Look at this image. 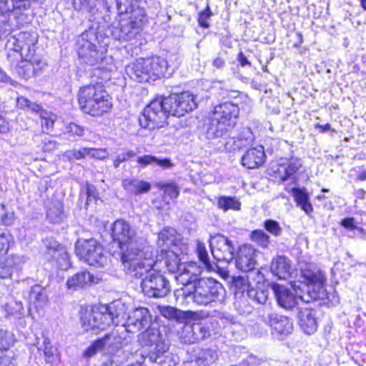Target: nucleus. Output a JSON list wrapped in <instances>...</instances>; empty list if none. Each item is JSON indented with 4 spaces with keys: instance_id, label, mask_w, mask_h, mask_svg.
<instances>
[{
    "instance_id": "obj_22",
    "label": "nucleus",
    "mask_w": 366,
    "mask_h": 366,
    "mask_svg": "<svg viewBox=\"0 0 366 366\" xmlns=\"http://www.w3.org/2000/svg\"><path fill=\"white\" fill-rule=\"evenodd\" d=\"M271 288L274 292L277 305L286 310H291L297 307L298 300L302 298L300 296L298 297L296 294L293 293L287 287L277 283H272Z\"/></svg>"
},
{
    "instance_id": "obj_6",
    "label": "nucleus",
    "mask_w": 366,
    "mask_h": 366,
    "mask_svg": "<svg viewBox=\"0 0 366 366\" xmlns=\"http://www.w3.org/2000/svg\"><path fill=\"white\" fill-rule=\"evenodd\" d=\"M123 307L121 302L115 301L86 312L81 317L83 329L98 333L111 325H118L124 315Z\"/></svg>"
},
{
    "instance_id": "obj_3",
    "label": "nucleus",
    "mask_w": 366,
    "mask_h": 366,
    "mask_svg": "<svg viewBox=\"0 0 366 366\" xmlns=\"http://www.w3.org/2000/svg\"><path fill=\"white\" fill-rule=\"evenodd\" d=\"M239 113L237 104L232 102H224L216 105L209 118L207 125V137L209 139L223 138L227 139L224 143V150L231 152L240 147L234 138L227 137L235 127Z\"/></svg>"
},
{
    "instance_id": "obj_51",
    "label": "nucleus",
    "mask_w": 366,
    "mask_h": 366,
    "mask_svg": "<svg viewBox=\"0 0 366 366\" xmlns=\"http://www.w3.org/2000/svg\"><path fill=\"white\" fill-rule=\"evenodd\" d=\"M104 348V347L99 338L85 350L84 356L87 358H91L96 355L98 352L102 351Z\"/></svg>"
},
{
    "instance_id": "obj_41",
    "label": "nucleus",
    "mask_w": 366,
    "mask_h": 366,
    "mask_svg": "<svg viewBox=\"0 0 366 366\" xmlns=\"http://www.w3.org/2000/svg\"><path fill=\"white\" fill-rule=\"evenodd\" d=\"M217 207L222 210H240L241 202L234 197L222 196L217 200Z\"/></svg>"
},
{
    "instance_id": "obj_11",
    "label": "nucleus",
    "mask_w": 366,
    "mask_h": 366,
    "mask_svg": "<svg viewBox=\"0 0 366 366\" xmlns=\"http://www.w3.org/2000/svg\"><path fill=\"white\" fill-rule=\"evenodd\" d=\"M139 279H142V292L149 297H164L170 292L169 281L153 268L149 269L144 276Z\"/></svg>"
},
{
    "instance_id": "obj_4",
    "label": "nucleus",
    "mask_w": 366,
    "mask_h": 366,
    "mask_svg": "<svg viewBox=\"0 0 366 366\" xmlns=\"http://www.w3.org/2000/svg\"><path fill=\"white\" fill-rule=\"evenodd\" d=\"M77 100L81 111L94 117L108 113L112 107V98L102 81L81 86Z\"/></svg>"
},
{
    "instance_id": "obj_42",
    "label": "nucleus",
    "mask_w": 366,
    "mask_h": 366,
    "mask_svg": "<svg viewBox=\"0 0 366 366\" xmlns=\"http://www.w3.org/2000/svg\"><path fill=\"white\" fill-rule=\"evenodd\" d=\"M29 300L34 304L36 307L41 306L46 302V297L44 288L38 285L33 286L29 292Z\"/></svg>"
},
{
    "instance_id": "obj_39",
    "label": "nucleus",
    "mask_w": 366,
    "mask_h": 366,
    "mask_svg": "<svg viewBox=\"0 0 366 366\" xmlns=\"http://www.w3.org/2000/svg\"><path fill=\"white\" fill-rule=\"evenodd\" d=\"M10 334L8 331L0 330V366H6L9 363V357L5 352L9 347Z\"/></svg>"
},
{
    "instance_id": "obj_44",
    "label": "nucleus",
    "mask_w": 366,
    "mask_h": 366,
    "mask_svg": "<svg viewBox=\"0 0 366 366\" xmlns=\"http://www.w3.org/2000/svg\"><path fill=\"white\" fill-rule=\"evenodd\" d=\"M247 295L249 298V300H252L254 302H256L259 305H266V302L268 299V291L264 290H256L254 288H252V290H248V293Z\"/></svg>"
},
{
    "instance_id": "obj_50",
    "label": "nucleus",
    "mask_w": 366,
    "mask_h": 366,
    "mask_svg": "<svg viewBox=\"0 0 366 366\" xmlns=\"http://www.w3.org/2000/svg\"><path fill=\"white\" fill-rule=\"evenodd\" d=\"M263 227L267 232L274 237H280L282 234V228L280 224L273 219H267L263 223Z\"/></svg>"
},
{
    "instance_id": "obj_45",
    "label": "nucleus",
    "mask_w": 366,
    "mask_h": 366,
    "mask_svg": "<svg viewBox=\"0 0 366 366\" xmlns=\"http://www.w3.org/2000/svg\"><path fill=\"white\" fill-rule=\"evenodd\" d=\"M158 187L164 192L165 198L174 199L177 198L179 194V188L174 182L159 183Z\"/></svg>"
},
{
    "instance_id": "obj_18",
    "label": "nucleus",
    "mask_w": 366,
    "mask_h": 366,
    "mask_svg": "<svg viewBox=\"0 0 366 366\" xmlns=\"http://www.w3.org/2000/svg\"><path fill=\"white\" fill-rule=\"evenodd\" d=\"M257 252L258 250L249 244L239 247L234 258L236 267L243 272H252L255 269Z\"/></svg>"
},
{
    "instance_id": "obj_19",
    "label": "nucleus",
    "mask_w": 366,
    "mask_h": 366,
    "mask_svg": "<svg viewBox=\"0 0 366 366\" xmlns=\"http://www.w3.org/2000/svg\"><path fill=\"white\" fill-rule=\"evenodd\" d=\"M157 245L162 248L164 247L179 248L181 254L187 253L188 250L185 240L177 233L176 229L172 227H165L158 233Z\"/></svg>"
},
{
    "instance_id": "obj_34",
    "label": "nucleus",
    "mask_w": 366,
    "mask_h": 366,
    "mask_svg": "<svg viewBox=\"0 0 366 366\" xmlns=\"http://www.w3.org/2000/svg\"><path fill=\"white\" fill-rule=\"evenodd\" d=\"M20 259L14 254H7L0 259V278H11L14 270L19 264Z\"/></svg>"
},
{
    "instance_id": "obj_20",
    "label": "nucleus",
    "mask_w": 366,
    "mask_h": 366,
    "mask_svg": "<svg viewBox=\"0 0 366 366\" xmlns=\"http://www.w3.org/2000/svg\"><path fill=\"white\" fill-rule=\"evenodd\" d=\"M210 335L209 326L202 322H197L184 325L180 340L182 343L191 345L202 341Z\"/></svg>"
},
{
    "instance_id": "obj_7",
    "label": "nucleus",
    "mask_w": 366,
    "mask_h": 366,
    "mask_svg": "<svg viewBox=\"0 0 366 366\" xmlns=\"http://www.w3.org/2000/svg\"><path fill=\"white\" fill-rule=\"evenodd\" d=\"M121 249V262L125 272L131 277L140 278L155 264L151 252H144L140 241L137 244Z\"/></svg>"
},
{
    "instance_id": "obj_13",
    "label": "nucleus",
    "mask_w": 366,
    "mask_h": 366,
    "mask_svg": "<svg viewBox=\"0 0 366 366\" xmlns=\"http://www.w3.org/2000/svg\"><path fill=\"white\" fill-rule=\"evenodd\" d=\"M258 319L280 335H287L293 330V322L287 317L274 312L265 306L259 311Z\"/></svg>"
},
{
    "instance_id": "obj_52",
    "label": "nucleus",
    "mask_w": 366,
    "mask_h": 366,
    "mask_svg": "<svg viewBox=\"0 0 366 366\" xmlns=\"http://www.w3.org/2000/svg\"><path fill=\"white\" fill-rule=\"evenodd\" d=\"M21 6L16 0H0V11L2 13L10 12L15 9H21Z\"/></svg>"
},
{
    "instance_id": "obj_25",
    "label": "nucleus",
    "mask_w": 366,
    "mask_h": 366,
    "mask_svg": "<svg viewBox=\"0 0 366 366\" xmlns=\"http://www.w3.org/2000/svg\"><path fill=\"white\" fill-rule=\"evenodd\" d=\"M298 324L307 335H312L317 331V322L316 311L311 308H300L297 313Z\"/></svg>"
},
{
    "instance_id": "obj_61",
    "label": "nucleus",
    "mask_w": 366,
    "mask_h": 366,
    "mask_svg": "<svg viewBox=\"0 0 366 366\" xmlns=\"http://www.w3.org/2000/svg\"><path fill=\"white\" fill-rule=\"evenodd\" d=\"M262 360L254 355H249L247 358L241 364L242 366H258L261 365Z\"/></svg>"
},
{
    "instance_id": "obj_63",
    "label": "nucleus",
    "mask_w": 366,
    "mask_h": 366,
    "mask_svg": "<svg viewBox=\"0 0 366 366\" xmlns=\"http://www.w3.org/2000/svg\"><path fill=\"white\" fill-rule=\"evenodd\" d=\"M212 65L214 67L218 69H223L226 65V61L224 58L221 56H217L215 58L212 62Z\"/></svg>"
},
{
    "instance_id": "obj_36",
    "label": "nucleus",
    "mask_w": 366,
    "mask_h": 366,
    "mask_svg": "<svg viewBox=\"0 0 366 366\" xmlns=\"http://www.w3.org/2000/svg\"><path fill=\"white\" fill-rule=\"evenodd\" d=\"M176 273L177 274L175 276V279L177 282L185 287L183 290L184 295V292H186L188 288L192 290V286L195 284L196 281L199 279L196 273L192 272L190 270L187 269L185 265L182 267L179 272Z\"/></svg>"
},
{
    "instance_id": "obj_9",
    "label": "nucleus",
    "mask_w": 366,
    "mask_h": 366,
    "mask_svg": "<svg viewBox=\"0 0 366 366\" xmlns=\"http://www.w3.org/2000/svg\"><path fill=\"white\" fill-rule=\"evenodd\" d=\"M37 42V38L36 36L31 35L30 39L24 42L21 46V51H26V57L24 60H22L15 70L18 75L24 79H28L32 76H34L39 74V72L46 66V63L42 61L41 59L37 56H34L31 52L34 51V46Z\"/></svg>"
},
{
    "instance_id": "obj_8",
    "label": "nucleus",
    "mask_w": 366,
    "mask_h": 366,
    "mask_svg": "<svg viewBox=\"0 0 366 366\" xmlns=\"http://www.w3.org/2000/svg\"><path fill=\"white\" fill-rule=\"evenodd\" d=\"M226 295L223 285L213 278H199L184 292L187 299L199 306L211 305L213 302H222Z\"/></svg>"
},
{
    "instance_id": "obj_37",
    "label": "nucleus",
    "mask_w": 366,
    "mask_h": 366,
    "mask_svg": "<svg viewBox=\"0 0 366 366\" xmlns=\"http://www.w3.org/2000/svg\"><path fill=\"white\" fill-rule=\"evenodd\" d=\"M292 193L297 205L300 207L307 214L312 210V206L310 202L309 194L305 188H293Z\"/></svg>"
},
{
    "instance_id": "obj_33",
    "label": "nucleus",
    "mask_w": 366,
    "mask_h": 366,
    "mask_svg": "<svg viewBox=\"0 0 366 366\" xmlns=\"http://www.w3.org/2000/svg\"><path fill=\"white\" fill-rule=\"evenodd\" d=\"M99 339L104 347L112 349L127 347L131 342L130 337H122L117 330H112Z\"/></svg>"
},
{
    "instance_id": "obj_54",
    "label": "nucleus",
    "mask_w": 366,
    "mask_h": 366,
    "mask_svg": "<svg viewBox=\"0 0 366 366\" xmlns=\"http://www.w3.org/2000/svg\"><path fill=\"white\" fill-rule=\"evenodd\" d=\"M14 219V213L6 210L2 204V211H0V223L4 225L12 224Z\"/></svg>"
},
{
    "instance_id": "obj_15",
    "label": "nucleus",
    "mask_w": 366,
    "mask_h": 366,
    "mask_svg": "<svg viewBox=\"0 0 366 366\" xmlns=\"http://www.w3.org/2000/svg\"><path fill=\"white\" fill-rule=\"evenodd\" d=\"M112 236L114 241L118 242L120 248L139 242L136 230L123 219H117L113 223Z\"/></svg>"
},
{
    "instance_id": "obj_23",
    "label": "nucleus",
    "mask_w": 366,
    "mask_h": 366,
    "mask_svg": "<svg viewBox=\"0 0 366 366\" xmlns=\"http://www.w3.org/2000/svg\"><path fill=\"white\" fill-rule=\"evenodd\" d=\"M302 166V163L300 159L292 157L277 166V169L274 170L275 177L282 182L291 179L292 182L295 183L297 181L295 174Z\"/></svg>"
},
{
    "instance_id": "obj_28",
    "label": "nucleus",
    "mask_w": 366,
    "mask_h": 366,
    "mask_svg": "<svg viewBox=\"0 0 366 366\" xmlns=\"http://www.w3.org/2000/svg\"><path fill=\"white\" fill-rule=\"evenodd\" d=\"M266 155L262 147L247 150L242 157V164L247 169L259 167L265 161Z\"/></svg>"
},
{
    "instance_id": "obj_35",
    "label": "nucleus",
    "mask_w": 366,
    "mask_h": 366,
    "mask_svg": "<svg viewBox=\"0 0 366 366\" xmlns=\"http://www.w3.org/2000/svg\"><path fill=\"white\" fill-rule=\"evenodd\" d=\"M122 186L127 192L134 194L146 193L151 189L149 182L137 179H126L122 182Z\"/></svg>"
},
{
    "instance_id": "obj_32",
    "label": "nucleus",
    "mask_w": 366,
    "mask_h": 366,
    "mask_svg": "<svg viewBox=\"0 0 366 366\" xmlns=\"http://www.w3.org/2000/svg\"><path fill=\"white\" fill-rule=\"evenodd\" d=\"M163 254L164 265L170 273H176L182 269L184 265L181 262V259L179 257V248L174 249H162Z\"/></svg>"
},
{
    "instance_id": "obj_17",
    "label": "nucleus",
    "mask_w": 366,
    "mask_h": 366,
    "mask_svg": "<svg viewBox=\"0 0 366 366\" xmlns=\"http://www.w3.org/2000/svg\"><path fill=\"white\" fill-rule=\"evenodd\" d=\"M77 49L79 59L86 64L98 66L99 64H103V62L107 61L103 52L97 50L96 46L86 39L84 34L78 40Z\"/></svg>"
},
{
    "instance_id": "obj_59",
    "label": "nucleus",
    "mask_w": 366,
    "mask_h": 366,
    "mask_svg": "<svg viewBox=\"0 0 366 366\" xmlns=\"http://www.w3.org/2000/svg\"><path fill=\"white\" fill-rule=\"evenodd\" d=\"M157 160V158L152 155L146 154L142 157H139L137 159V162L143 167H145L149 164H155V161Z\"/></svg>"
},
{
    "instance_id": "obj_1",
    "label": "nucleus",
    "mask_w": 366,
    "mask_h": 366,
    "mask_svg": "<svg viewBox=\"0 0 366 366\" xmlns=\"http://www.w3.org/2000/svg\"><path fill=\"white\" fill-rule=\"evenodd\" d=\"M194 96L189 92L172 94L154 99L144 109L139 124L142 127L154 129L162 127L169 115L180 117L197 108Z\"/></svg>"
},
{
    "instance_id": "obj_58",
    "label": "nucleus",
    "mask_w": 366,
    "mask_h": 366,
    "mask_svg": "<svg viewBox=\"0 0 366 366\" xmlns=\"http://www.w3.org/2000/svg\"><path fill=\"white\" fill-rule=\"evenodd\" d=\"M66 130L69 134H71V135H76L81 137L84 134V128L74 122L69 123L66 126Z\"/></svg>"
},
{
    "instance_id": "obj_2",
    "label": "nucleus",
    "mask_w": 366,
    "mask_h": 366,
    "mask_svg": "<svg viewBox=\"0 0 366 366\" xmlns=\"http://www.w3.org/2000/svg\"><path fill=\"white\" fill-rule=\"evenodd\" d=\"M117 9L120 14H128V19L120 21L119 39L129 41L142 30L147 12L156 14L159 9L157 0H116Z\"/></svg>"
},
{
    "instance_id": "obj_53",
    "label": "nucleus",
    "mask_w": 366,
    "mask_h": 366,
    "mask_svg": "<svg viewBox=\"0 0 366 366\" xmlns=\"http://www.w3.org/2000/svg\"><path fill=\"white\" fill-rule=\"evenodd\" d=\"M212 15V12L211 11L209 5H207V8L204 11H202L199 14V16H198L199 25L202 28H205V29L209 28V24L207 22V20L211 17Z\"/></svg>"
},
{
    "instance_id": "obj_60",
    "label": "nucleus",
    "mask_w": 366,
    "mask_h": 366,
    "mask_svg": "<svg viewBox=\"0 0 366 366\" xmlns=\"http://www.w3.org/2000/svg\"><path fill=\"white\" fill-rule=\"evenodd\" d=\"M340 224L345 227V229L353 231L357 228V224L355 223V218L353 217H347L345 218L341 221Z\"/></svg>"
},
{
    "instance_id": "obj_46",
    "label": "nucleus",
    "mask_w": 366,
    "mask_h": 366,
    "mask_svg": "<svg viewBox=\"0 0 366 366\" xmlns=\"http://www.w3.org/2000/svg\"><path fill=\"white\" fill-rule=\"evenodd\" d=\"M33 140L36 143H41L38 146L41 147L44 152H50L56 148V142L53 140H47L46 134L41 132L33 137Z\"/></svg>"
},
{
    "instance_id": "obj_49",
    "label": "nucleus",
    "mask_w": 366,
    "mask_h": 366,
    "mask_svg": "<svg viewBox=\"0 0 366 366\" xmlns=\"http://www.w3.org/2000/svg\"><path fill=\"white\" fill-rule=\"evenodd\" d=\"M197 252L199 259L202 262L204 267L208 270L213 269V267L209 261V257L206 247L203 243L198 242L197 246Z\"/></svg>"
},
{
    "instance_id": "obj_12",
    "label": "nucleus",
    "mask_w": 366,
    "mask_h": 366,
    "mask_svg": "<svg viewBox=\"0 0 366 366\" xmlns=\"http://www.w3.org/2000/svg\"><path fill=\"white\" fill-rule=\"evenodd\" d=\"M325 280L323 273L312 264L301 269L299 281L305 285L309 296L313 300L324 298Z\"/></svg>"
},
{
    "instance_id": "obj_43",
    "label": "nucleus",
    "mask_w": 366,
    "mask_h": 366,
    "mask_svg": "<svg viewBox=\"0 0 366 366\" xmlns=\"http://www.w3.org/2000/svg\"><path fill=\"white\" fill-rule=\"evenodd\" d=\"M234 307L240 314H249L252 310V307L248 302L247 293L236 295L234 296Z\"/></svg>"
},
{
    "instance_id": "obj_38",
    "label": "nucleus",
    "mask_w": 366,
    "mask_h": 366,
    "mask_svg": "<svg viewBox=\"0 0 366 366\" xmlns=\"http://www.w3.org/2000/svg\"><path fill=\"white\" fill-rule=\"evenodd\" d=\"M217 359V354L215 350L211 349L199 350L195 357V362L197 366H210Z\"/></svg>"
},
{
    "instance_id": "obj_55",
    "label": "nucleus",
    "mask_w": 366,
    "mask_h": 366,
    "mask_svg": "<svg viewBox=\"0 0 366 366\" xmlns=\"http://www.w3.org/2000/svg\"><path fill=\"white\" fill-rule=\"evenodd\" d=\"M93 75L101 79L102 81L107 80L110 78L109 70L104 67V63L103 64H99L94 69Z\"/></svg>"
},
{
    "instance_id": "obj_10",
    "label": "nucleus",
    "mask_w": 366,
    "mask_h": 366,
    "mask_svg": "<svg viewBox=\"0 0 366 366\" xmlns=\"http://www.w3.org/2000/svg\"><path fill=\"white\" fill-rule=\"evenodd\" d=\"M75 252L81 259L89 265L103 267L107 263L103 247L93 238L78 239L75 244Z\"/></svg>"
},
{
    "instance_id": "obj_26",
    "label": "nucleus",
    "mask_w": 366,
    "mask_h": 366,
    "mask_svg": "<svg viewBox=\"0 0 366 366\" xmlns=\"http://www.w3.org/2000/svg\"><path fill=\"white\" fill-rule=\"evenodd\" d=\"M145 67L149 76V81L156 79L164 76L168 69V63L166 59L159 56H152L144 59Z\"/></svg>"
},
{
    "instance_id": "obj_14",
    "label": "nucleus",
    "mask_w": 366,
    "mask_h": 366,
    "mask_svg": "<svg viewBox=\"0 0 366 366\" xmlns=\"http://www.w3.org/2000/svg\"><path fill=\"white\" fill-rule=\"evenodd\" d=\"M46 247L45 259L55 264L61 270H66L71 267L69 254L66 248L52 237H46L43 240Z\"/></svg>"
},
{
    "instance_id": "obj_30",
    "label": "nucleus",
    "mask_w": 366,
    "mask_h": 366,
    "mask_svg": "<svg viewBox=\"0 0 366 366\" xmlns=\"http://www.w3.org/2000/svg\"><path fill=\"white\" fill-rule=\"evenodd\" d=\"M42 342H40V338L36 337L35 345L39 351H43L44 359L46 363L53 365L57 362L59 360L57 349L54 347L48 337L44 335L41 337Z\"/></svg>"
},
{
    "instance_id": "obj_21",
    "label": "nucleus",
    "mask_w": 366,
    "mask_h": 366,
    "mask_svg": "<svg viewBox=\"0 0 366 366\" xmlns=\"http://www.w3.org/2000/svg\"><path fill=\"white\" fill-rule=\"evenodd\" d=\"M152 317L148 309L139 307L135 309L129 316L124 325L125 331L134 333L149 327Z\"/></svg>"
},
{
    "instance_id": "obj_62",
    "label": "nucleus",
    "mask_w": 366,
    "mask_h": 366,
    "mask_svg": "<svg viewBox=\"0 0 366 366\" xmlns=\"http://www.w3.org/2000/svg\"><path fill=\"white\" fill-rule=\"evenodd\" d=\"M136 156V153L133 150H129L126 152L119 154L117 157L121 163L127 161L129 159Z\"/></svg>"
},
{
    "instance_id": "obj_29",
    "label": "nucleus",
    "mask_w": 366,
    "mask_h": 366,
    "mask_svg": "<svg viewBox=\"0 0 366 366\" xmlns=\"http://www.w3.org/2000/svg\"><path fill=\"white\" fill-rule=\"evenodd\" d=\"M147 71L144 59H137L125 67L126 74L137 82L149 81Z\"/></svg>"
},
{
    "instance_id": "obj_24",
    "label": "nucleus",
    "mask_w": 366,
    "mask_h": 366,
    "mask_svg": "<svg viewBox=\"0 0 366 366\" xmlns=\"http://www.w3.org/2000/svg\"><path fill=\"white\" fill-rule=\"evenodd\" d=\"M269 268L272 274L279 280H286L292 274L291 261L285 255H277L273 257Z\"/></svg>"
},
{
    "instance_id": "obj_47",
    "label": "nucleus",
    "mask_w": 366,
    "mask_h": 366,
    "mask_svg": "<svg viewBox=\"0 0 366 366\" xmlns=\"http://www.w3.org/2000/svg\"><path fill=\"white\" fill-rule=\"evenodd\" d=\"M16 107L20 109L31 111L36 113H38L41 109V107L39 104L36 102H31L24 96L17 97Z\"/></svg>"
},
{
    "instance_id": "obj_5",
    "label": "nucleus",
    "mask_w": 366,
    "mask_h": 366,
    "mask_svg": "<svg viewBox=\"0 0 366 366\" xmlns=\"http://www.w3.org/2000/svg\"><path fill=\"white\" fill-rule=\"evenodd\" d=\"M138 342L147 350L141 353L142 358L154 366H174L176 362L168 352L169 346L164 343L159 329L148 327L138 335Z\"/></svg>"
},
{
    "instance_id": "obj_48",
    "label": "nucleus",
    "mask_w": 366,
    "mask_h": 366,
    "mask_svg": "<svg viewBox=\"0 0 366 366\" xmlns=\"http://www.w3.org/2000/svg\"><path fill=\"white\" fill-rule=\"evenodd\" d=\"M251 239L262 247L267 248L269 244V236L262 229H255L251 233Z\"/></svg>"
},
{
    "instance_id": "obj_56",
    "label": "nucleus",
    "mask_w": 366,
    "mask_h": 366,
    "mask_svg": "<svg viewBox=\"0 0 366 366\" xmlns=\"http://www.w3.org/2000/svg\"><path fill=\"white\" fill-rule=\"evenodd\" d=\"M179 312L180 310L170 306L164 307L161 310L162 315L170 320L177 319Z\"/></svg>"
},
{
    "instance_id": "obj_40",
    "label": "nucleus",
    "mask_w": 366,
    "mask_h": 366,
    "mask_svg": "<svg viewBox=\"0 0 366 366\" xmlns=\"http://www.w3.org/2000/svg\"><path fill=\"white\" fill-rule=\"evenodd\" d=\"M232 287L234 288V295L248 293L252 290L251 283L249 282V276L234 277L232 282Z\"/></svg>"
},
{
    "instance_id": "obj_64",
    "label": "nucleus",
    "mask_w": 366,
    "mask_h": 366,
    "mask_svg": "<svg viewBox=\"0 0 366 366\" xmlns=\"http://www.w3.org/2000/svg\"><path fill=\"white\" fill-rule=\"evenodd\" d=\"M155 164L159 165V167H162V168H169L171 167H172V163L171 162L170 159H157V161H155Z\"/></svg>"
},
{
    "instance_id": "obj_16",
    "label": "nucleus",
    "mask_w": 366,
    "mask_h": 366,
    "mask_svg": "<svg viewBox=\"0 0 366 366\" xmlns=\"http://www.w3.org/2000/svg\"><path fill=\"white\" fill-rule=\"evenodd\" d=\"M210 247L214 258L218 262H230L234 258V247L225 236L218 234L213 237Z\"/></svg>"
},
{
    "instance_id": "obj_57",
    "label": "nucleus",
    "mask_w": 366,
    "mask_h": 366,
    "mask_svg": "<svg viewBox=\"0 0 366 366\" xmlns=\"http://www.w3.org/2000/svg\"><path fill=\"white\" fill-rule=\"evenodd\" d=\"M11 236L6 233L0 234V255L7 254L9 248Z\"/></svg>"
},
{
    "instance_id": "obj_31",
    "label": "nucleus",
    "mask_w": 366,
    "mask_h": 366,
    "mask_svg": "<svg viewBox=\"0 0 366 366\" xmlns=\"http://www.w3.org/2000/svg\"><path fill=\"white\" fill-rule=\"evenodd\" d=\"M65 217L62 202L58 199H51L46 204L47 219L52 224H59Z\"/></svg>"
},
{
    "instance_id": "obj_27",
    "label": "nucleus",
    "mask_w": 366,
    "mask_h": 366,
    "mask_svg": "<svg viewBox=\"0 0 366 366\" xmlns=\"http://www.w3.org/2000/svg\"><path fill=\"white\" fill-rule=\"evenodd\" d=\"M99 280V278L90 274L89 272L81 271L69 277L66 285L70 290H78L92 284H97Z\"/></svg>"
}]
</instances>
